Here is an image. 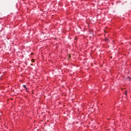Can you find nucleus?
I'll list each match as a JSON object with an SVG mask.
<instances>
[{
  "mask_svg": "<svg viewBox=\"0 0 131 131\" xmlns=\"http://www.w3.org/2000/svg\"><path fill=\"white\" fill-rule=\"evenodd\" d=\"M125 95H126V93H125Z\"/></svg>",
  "mask_w": 131,
  "mask_h": 131,
  "instance_id": "obj_3",
  "label": "nucleus"
},
{
  "mask_svg": "<svg viewBox=\"0 0 131 131\" xmlns=\"http://www.w3.org/2000/svg\"><path fill=\"white\" fill-rule=\"evenodd\" d=\"M126 81H131V78L130 77H127L126 79Z\"/></svg>",
  "mask_w": 131,
  "mask_h": 131,
  "instance_id": "obj_1",
  "label": "nucleus"
},
{
  "mask_svg": "<svg viewBox=\"0 0 131 131\" xmlns=\"http://www.w3.org/2000/svg\"><path fill=\"white\" fill-rule=\"evenodd\" d=\"M24 88H25V89H26V90H27V88H26V85H23Z\"/></svg>",
  "mask_w": 131,
  "mask_h": 131,
  "instance_id": "obj_2",
  "label": "nucleus"
}]
</instances>
